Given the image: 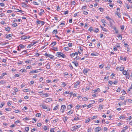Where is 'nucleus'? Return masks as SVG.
<instances>
[{"instance_id": "f257e3e1", "label": "nucleus", "mask_w": 132, "mask_h": 132, "mask_svg": "<svg viewBox=\"0 0 132 132\" xmlns=\"http://www.w3.org/2000/svg\"><path fill=\"white\" fill-rule=\"evenodd\" d=\"M55 55L58 57H62L63 58H65L66 57L65 55L61 52L56 53Z\"/></svg>"}, {"instance_id": "f03ea898", "label": "nucleus", "mask_w": 132, "mask_h": 132, "mask_svg": "<svg viewBox=\"0 0 132 132\" xmlns=\"http://www.w3.org/2000/svg\"><path fill=\"white\" fill-rule=\"evenodd\" d=\"M81 127L80 125L75 126L73 127H71V130L72 131H76V129L79 128Z\"/></svg>"}, {"instance_id": "7ed1b4c3", "label": "nucleus", "mask_w": 132, "mask_h": 132, "mask_svg": "<svg viewBox=\"0 0 132 132\" xmlns=\"http://www.w3.org/2000/svg\"><path fill=\"white\" fill-rule=\"evenodd\" d=\"M40 106L42 107L43 109L46 110L47 111H50V108H48L44 104H43Z\"/></svg>"}, {"instance_id": "20e7f679", "label": "nucleus", "mask_w": 132, "mask_h": 132, "mask_svg": "<svg viewBox=\"0 0 132 132\" xmlns=\"http://www.w3.org/2000/svg\"><path fill=\"white\" fill-rule=\"evenodd\" d=\"M117 11L116 12L115 14L117 15L119 18H120L121 15L120 14V10L119 9L117 8Z\"/></svg>"}, {"instance_id": "39448f33", "label": "nucleus", "mask_w": 132, "mask_h": 132, "mask_svg": "<svg viewBox=\"0 0 132 132\" xmlns=\"http://www.w3.org/2000/svg\"><path fill=\"white\" fill-rule=\"evenodd\" d=\"M66 109V106L64 105H62L61 107V112L62 113H63L64 111Z\"/></svg>"}, {"instance_id": "423d86ee", "label": "nucleus", "mask_w": 132, "mask_h": 132, "mask_svg": "<svg viewBox=\"0 0 132 132\" xmlns=\"http://www.w3.org/2000/svg\"><path fill=\"white\" fill-rule=\"evenodd\" d=\"M80 82L79 81H78L76 82L75 84H74V87L75 88H76L77 87V86L79 85L80 84Z\"/></svg>"}, {"instance_id": "0eeeda50", "label": "nucleus", "mask_w": 132, "mask_h": 132, "mask_svg": "<svg viewBox=\"0 0 132 132\" xmlns=\"http://www.w3.org/2000/svg\"><path fill=\"white\" fill-rule=\"evenodd\" d=\"M101 130V128L99 127H97L95 129V132H98Z\"/></svg>"}, {"instance_id": "6e6552de", "label": "nucleus", "mask_w": 132, "mask_h": 132, "mask_svg": "<svg viewBox=\"0 0 132 132\" xmlns=\"http://www.w3.org/2000/svg\"><path fill=\"white\" fill-rule=\"evenodd\" d=\"M128 128V127L126 126L125 127L123 128V129L121 132H125L126 130Z\"/></svg>"}, {"instance_id": "1a4fd4ad", "label": "nucleus", "mask_w": 132, "mask_h": 132, "mask_svg": "<svg viewBox=\"0 0 132 132\" xmlns=\"http://www.w3.org/2000/svg\"><path fill=\"white\" fill-rule=\"evenodd\" d=\"M92 91L94 93H95L97 92H100V90L99 88H98L96 89L93 90Z\"/></svg>"}, {"instance_id": "9d476101", "label": "nucleus", "mask_w": 132, "mask_h": 132, "mask_svg": "<svg viewBox=\"0 0 132 132\" xmlns=\"http://www.w3.org/2000/svg\"><path fill=\"white\" fill-rule=\"evenodd\" d=\"M52 99L50 98H47L46 99V100L45 101V102H50L51 101H52Z\"/></svg>"}, {"instance_id": "9b49d317", "label": "nucleus", "mask_w": 132, "mask_h": 132, "mask_svg": "<svg viewBox=\"0 0 132 132\" xmlns=\"http://www.w3.org/2000/svg\"><path fill=\"white\" fill-rule=\"evenodd\" d=\"M38 72V71H36V70H32L30 71L29 73V74H30L31 73H36L37 72Z\"/></svg>"}, {"instance_id": "f8f14e48", "label": "nucleus", "mask_w": 132, "mask_h": 132, "mask_svg": "<svg viewBox=\"0 0 132 132\" xmlns=\"http://www.w3.org/2000/svg\"><path fill=\"white\" fill-rule=\"evenodd\" d=\"M126 77L127 79H129L130 77V74L128 72L127 74H126Z\"/></svg>"}, {"instance_id": "ddd939ff", "label": "nucleus", "mask_w": 132, "mask_h": 132, "mask_svg": "<svg viewBox=\"0 0 132 132\" xmlns=\"http://www.w3.org/2000/svg\"><path fill=\"white\" fill-rule=\"evenodd\" d=\"M101 27L103 31L105 32H107L108 31V30L104 28L102 26Z\"/></svg>"}, {"instance_id": "4468645a", "label": "nucleus", "mask_w": 132, "mask_h": 132, "mask_svg": "<svg viewBox=\"0 0 132 132\" xmlns=\"http://www.w3.org/2000/svg\"><path fill=\"white\" fill-rule=\"evenodd\" d=\"M19 46L20 48V49L23 48L25 47L24 45H23L22 44H20Z\"/></svg>"}, {"instance_id": "2eb2a0df", "label": "nucleus", "mask_w": 132, "mask_h": 132, "mask_svg": "<svg viewBox=\"0 0 132 132\" xmlns=\"http://www.w3.org/2000/svg\"><path fill=\"white\" fill-rule=\"evenodd\" d=\"M21 39H22L23 40H24L25 39H27V38L26 36L24 35H23L21 37Z\"/></svg>"}, {"instance_id": "dca6fc26", "label": "nucleus", "mask_w": 132, "mask_h": 132, "mask_svg": "<svg viewBox=\"0 0 132 132\" xmlns=\"http://www.w3.org/2000/svg\"><path fill=\"white\" fill-rule=\"evenodd\" d=\"M72 107V105H70L67 106V108L68 109H70Z\"/></svg>"}, {"instance_id": "f3484780", "label": "nucleus", "mask_w": 132, "mask_h": 132, "mask_svg": "<svg viewBox=\"0 0 132 132\" xmlns=\"http://www.w3.org/2000/svg\"><path fill=\"white\" fill-rule=\"evenodd\" d=\"M59 106V105H57L56 106L54 107L53 109V110H57L58 109Z\"/></svg>"}, {"instance_id": "a211bd4d", "label": "nucleus", "mask_w": 132, "mask_h": 132, "mask_svg": "<svg viewBox=\"0 0 132 132\" xmlns=\"http://www.w3.org/2000/svg\"><path fill=\"white\" fill-rule=\"evenodd\" d=\"M128 72V70L127 71H126L125 70H124L122 71V73L124 75H126L127 74Z\"/></svg>"}, {"instance_id": "6ab92c4d", "label": "nucleus", "mask_w": 132, "mask_h": 132, "mask_svg": "<svg viewBox=\"0 0 132 132\" xmlns=\"http://www.w3.org/2000/svg\"><path fill=\"white\" fill-rule=\"evenodd\" d=\"M98 54V53H96V54H94L93 53H92L91 54V55L92 56H97Z\"/></svg>"}, {"instance_id": "aec40b11", "label": "nucleus", "mask_w": 132, "mask_h": 132, "mask_svg": "<svg viewBox=\"0 0 132 132\" xmlns=\"http://www.w3.org/2000/svg\"><path fill=\"white\" fill-rule=\"evenodd\" d=\"M52 49L55 51H58V50L57 47H52Z\"/></svg>"}, {"instance_id": "412c9836", "label": "nucleus", "mask_w": 132, "mask_h": 132, "mask_svg": "<svg viewBox=\"0 0 132 132\" xmlns=\"http://www.w3.org/2000/svg\"><path fill=\"white\" fill-rule=\"evenodd\" d=\"M47 57H48L52 59L54 57V56L52 55L48 54V56Z\"/></svg>"}, {"instance_id": "4be33fe9", "label": "nucleus", "mask_w": 132, "mask_h": 132, "mask_svg": "<svg viewBox=\"0 0 132 132\" xmlns=\"http://www.w3.org/2000/svg\"><path fill=\"white\" fill-rule=\"evenodd\" d=\"M88 71L86 69H84L83 70V72L84 74L86 75Z\"/></svg>"}, {"instance_id": "5701e85b", "label": "nucleus", "mask_w": 132, "mask_h": 132, "mask_svg": "<svg viewBox=\"0 0 132 132\" xmlns=\"http://www.w3.org/2000/svg\"><path fill=\"white\" fill-rule=\"evenodd\" d=\"M27 50H25L22 51L21 52V53L23 55L24 54L27 53Z\"/></svg>"}, {"instance_id": "b1692460", "label": "nucleus", "mask_w": 132, "mask_h": 132, "mask_svg": "<svg viewBox=\"0 0 132 132\" xmlns=\"http://www.w3.org/2000/svg\"><path fill=\"white\" fill-rule=\"evenodd\" d=\"M46 68L48 69H49L50 68V65L48 64V63L46 65Z\"/></svg>"}, {"instance_id": "393cba45", "label": "nucleus", "mask_w": 132, "mask_h": 132, "mask_svg": "<svg viewBox=\"0 0 132 132\" xmlns=\"http://www.w3.org/2000/svg\"><path fill=\"white\" fill-rule=\"evenodd\" d=\"M103 109V106L102 105H99L98 108V111L101 110Z\"/></svg>"}, {"instance_id": "a878e982", "label": "nucleus", "mask_w": 132, "mask_h": 132, "mask_svg": "<svg viewBox=\"0 0 132 132\" xmlns=\"http://www.w3.org/2000/svg\"><path fill=\"white\" fill-rule=\"evenodd\" d=\"M124 67H120V68L119 70L120 71H123L124 70Z\"/></svg>"}, {"instance_id": "bb28decb", "label": "nucleus", "mask_w": 132, "mask_h": 132, "mask_svg": "<svg viewBox=\"0 0 132 132\" xmlns=\"http://www.w3.org/2000/svg\"><path fill=\"white\" fill-rule=\"evenodd\" d=\"M22 6L24 7H28V5L24 3H22Z\"/></svg>"}, {"instance_id": "cd10ccee", "label": "nucleus", "mask_w": 132, "mask_h": 132, "mask_svg": "<svg viewBox=\"0 0 132 132\" xmlns=\"http://www.w3.org/2000/svg\"><path fill=\"white\" fill-rule=\"evenodd\" d=\"M126 102H129V103H132V100L130 99H127L126 100Z\"/></svg>"}, {"instance_id": "c85d7f7f", "label": "nucleus", "mask_w": 132, "mask_h": 132, "mask_svg": "<svg viewBox=\"0 0 132 132\" xmlns=\"http://www.w3.org/2000/svg\"><path fill=\"white\" fill-rule=\"evenodd\" d=\"M118 37L119 40H121L122 38V36L120 35H119Z\"/></svg>"}, {"instance_id": "c756f323", "label": "nucleus", "mask_w": 132, "mask_h": 132, "mask_svg": "<svg viewBox=\"0 0 132 132\" xmlns=\"http://www.w3.org/2000/svg\"><path fill=\"white\" fill-rule=\"evenodd\" d=\"M72 63H73L76 67H77L78 65V63L75 62H73Z\"/></svg>"}, {"instance_id": "7c9ffc66", "label": "nucleus", "mask_w": 132, "mask_h": 132, "mask_svg": "<svg viewBox=\"0 0 132 132\" xmlns=\"http://www.w3.org/2000/svg\"><path fill=\"white\" fill-rule=\"evenodd\" d=\"M18 11H17L18 12H21V13L22 14H24V11H22L21 10H20L19 9L18 10Z\"/></svg>"}, {"instance_id": "2f4dec72", "label": "nucleus", "mask_w": 132, "mask_h": 132, "mask_svg": "<svg viewBox=\"0 0 132 132\" xmlns=\"http://www.w3.org/2000/svg\"><path fill=\"white\" fill-rule=\"evenodd\" d=\"M57 30H54L53 31V34H56L57 33Z\"/></svg>"}, {"instance_id": "473e14b6", "label": "nucleus", "mask_w": 132, "mask_h": 132, "mask_svg": "<svg viewBox=\"0 0 132 132\" xmlns=\"http://www.w3.org/2000/svg\"><path fill=\"white\" fill-rule=\"evenodd\" d=\"M11 36L12 35L11 34H9L7 35L6 38L8 39L10 38V37H11Z\"/></svg>"}, {"instance_id": "72a5a7b5", "label": "nucleus", "mask_w": 132, "mask_h": 132, "mask_svg": "<svg viewBox=\"0 0 132 132\" xmlns=\"http://www.w3.org/2000/svg\"><path fill=\"white\" fill-rule=\"evenodd\" d=\"M73 111H69L68 112V113H67V114L68 115H70V114H72V113H73Z\"/></svg>"}, {"instance_id": "f704fd0d", "label": "nucleus", "mask_w": 132, "mask_h": 132, "mask_svg": "<svg viewBox=\"0 0 132 132\" xmlns=\"http://www.w3.org/2000/svg\"><path fill=\"white\" fill-rule=\"evenodd\" d=\"M69 49V48L68 47H64L63 48L64 50L65 51H68Z\"/></svg>"}, {"instance_id": "c9c22d12", "label": "nucleus", "mask_w": 132, "mask_h": 132, "mask_svg": "<svg viewBox=\"0 0 132 132\" xmlns=\"http://www.w3.org/2000/svg\"><path fill=\"white\" fill-rule=\"evenodd\" d=\"M41 114L39 113H37L36 115V117H39L41 116Z\"/></svg>"}, {"instance_id": "e433bc0d", "label": "nucleus", "mask_w": 132, "mask_h": 132, "mask_svg": "<svg viewBox=\"0 0 132 132\" xmlns=\"http://www.w3.org/2000/svg\"><path fill=\"white\" fill-rule=\"evenodd\" d=\"M36 120H37L35 118H33L32 119V122L33 123H35L36 122Z\"/></svg>"}, {"instance_id": "4c0bfd02", "label": "nucleus", "mask_w": 132, "mask_h": 132, "mask_svg": "<svg viewBox=\"0 0 132 132\" xmlns=\"http://www.w3.org/2000/svg\"><path fill=\"white\" fill-rule=\"evenodd\" d=\"M29 127H27L25 128V130L27 132H28L29 130Z\"/></svg>"}, {"instance_id": "58836bf2", "label": "nucleus", "mask_w": 132, "mask_h": 132, "mask_svg": "<svg viewBox=\"0 0 132 132\" xmlns=\"http://www.w3.org/2000/svg\"><path fill=\"white\" fill-rule=\"evenodd\" d=\"M10 28L9 27H7L5 28V30L7 31H9L10 30Z\"/></svg>"}, {"instance_id": "ea45409f", "label": "nucleus", "mask_w": 132, "mask_h": 132, "mask_svg": "<svg viewBox=\"0 0 132 132\" xmlns=\"http://www.w3.org/2000/svg\"><path fill=\"white\" fill-rule=\"evenodd\" d=\"M20 71H21L23 73V72H25L26 71V70L23 69H22L20 70Z\"/></svg>"}, {"instance_id": "a19ab883", "label": "nucleus", "mask_w": 132, "mask_h": 132, "mask_svg": "<svg viewBox=\"0 0 132 132\" xmlns=\"http://www.w3.org/2000/svg\"><path fill=\"white\" fill-rule=\"evenodd\" d=\"M32 3L35 5H38L39 4L38 3L35 1H33L32 2Z\"/></svg>"}, {"instance_id": "79ce46f5", "label": "nucleus", "mask_w": 132, "mask_h": 132, "mask_svg": "<svg viewBox=\"0 0 132 132\" xmlns=\"http://www.w3.org/2000/svg\"><path fill=\"white\" fill-rule=\"evenodd\" d=\"M101 21L103 24L106 23V22L105 21V20L104 19L102 20H101Z\"/></svg>"}, {"instance_id": "37998d69", "label": "nucleus", "mask_w": 132, "mask_h": 132, "mask_svg": "<svg viewBox=\"0 0 132 132\" xmlns=\"http://www.w3.org/2000/svg\"><path fill=\"white\" fill-rule=\"evenodd\" d=\"M12 26L13 27H16L17 26V23H13L12 24Z\"/></svg>"}, {"instance_id": "c03bdc74", "label": "nucleus", "mask_w": 132, "mask_h": 132, "mask_svg": "<svg viewBox=\"0 0 132 132\" xmlns=\"http://www.w3.org/2000/svg\"><path fill=\"white\" fill-rule=\"evenodd\" d=\"M5 110L7 111H10L11 109L10 108H6L5 109Z\"/></svg>"}, {"instance_id": "a18cd8bd", "label": "nucleus", "mask_w": 132, "mask_h": 132, "mask_svg": "<svg viewBox=\"0 0 132 132\" xmlns=\"http://www.w3.org/2000/svg\"><path fill=\"white\" fill-rule=\"evenodd\" d=\"M126 102V101H124V102H122L121 103V105H126V102Z\"/></svg>"}, {"instance_id": "49530a36", "label": "nucleus", "mask_w": 132, "mask_h": 132, "mask_svg": "<svg viewBox=\"0 0 132 132\" xmlns=\"http://www.w3.org/2000/svg\"><path fill=\"white\" fill-rule=\"evenodd\" d=\"M99 31V30L98 28H96V29L94 30V32H96V33H97Z\"/></svg>"}, {"instance_id": "de8ad7c7", "label": "nucleus", "mask_w": 132, "mask_h": 132, "mask_svg": "<svg viewBox=\"0 0 132 132\" xmlns=\"http://www.w3.org/2000/svg\"><path fill=\"white\" fill-rule=\"evenodd\" d=\"M71 4L72 5H74L76 3L74 1H72V2H71Z\"/></svg>"}, {"instance_id": "09e8293b", "label": "nucleus", "mask_w": 132, "mask_h": 132, "mask_svg": "<svg viewBox=\"0 0 132 132\" xmlns=\"http://www.w3.org/2000/svg\"><path fill=\"white\" fill-rule=\"evenodd\" d=\"M98 9L101 12H102L104 10V9L102 7H100Z\"/></svg>"}, {"instance_id": "8fccbe9b", "label": "nucleus", "mask_w": 132, "mask_h": 132, "mask_svg": "<svg viewBox=\"0 0 132 132\" xmlns=\"http://www.w3.org/2000/svg\"><path fill=\"white\" fill-rule=\"evenodd\" d=\"M106 18L108 20V21H110L111 20V19L108 16H107L106 17Z\"/></svg>"}, {"instance_id": "3c124183", "label": "nucleus", "mask_w": 132, "mask_h": 132, "mask_svg": "<svg viewBox=\"0 0 132 132\" xmlns=\"http://www.w3.org/2000/svg\"><path fill=\"white\" fill-rule=\"evenodd\" d=\"M29 91V89H24L23 90V92H27Z\"/></svg>"}, {"instance_id": "603ef678", "label": "nucleus", "mask_w": 132, "mask_h": 132, "mask_svg": "<svg viewBox=\"0 0 132 132\" xmlns=\"http://www.w3.org/2000/svg\"><path fill=\"white\" fill-rule=\"evenodd\" d=\"M67 118H68L67 117H65L63 119V121L64 122H66L67 121Z\"/></svg>"}, {"instance_id": "864d4df0", "label": "nucleus", "mask_w": 132, "mask_h": 132, "mask_svg": "<svg viewBox=\"0 0 132 132\" xmlns=\"http://www.w3.org/2000/svg\"><path fill=\"white\" fill-rule=\"evenodd\" d=\"M103 65L102 64L100 65H99V68L101 69L103 68Z\"/></svg>"}, {"instance_id": "5fc2aeb1", "label": "nucleus", "mask_w": 132, "mask_h": 132, "mask_svg": "<svg viewBox=\"0 0 132 132\" xmlns=\"http://www.w3.org/2000/svg\"><path fill=\"white\" fill-rule=\"evenodd\" d=\"M4 103H2L1 104V105L0 106V107L1 108H2L3 106L4 105Z\"/></svg>"}, {"instance_id": "6e6d98bb", "label": "nucleus", "mask_w": 132, "mask_h": 132, "mask_svg": "<svg viewBox=\"0 0 132 132\" xmlns=\"http://www.w3.org/2000/svg\"><path fill=\"white\" fill-rule=\"evenodd\" d=\"M83 13L85 15H86L88 14V12H87V11H84L83 12Z\"/></svg>"}, {"instance_id": "4d7b16f0", "label": "nucleus", "mask_w": 132, "mask_h": 132, "mask_svg": "<svg viewBox=\"0 0 132 132\" xmlns=\"http://www.w3.org/2000/svg\"><path fill=\"white\" fill-rule=\"evenodd\" d=\"M36 42H34L32 43L31 44V46H33L36 43Z\"/></svg>"}, {"instance_id": "13d9d810", "label": "nucleus", "mask_w": 132, "mask_h": 132, "mask_svg": "<svg viewBox=\"0 0 132 132\" xmlns=\"http://www.w3.org/2000/svg\"><path fill=\"white\" fill-rule=\"evenodd\" d=\"M56 44V42H53L51 43V44L53 45V46L55 45Z\"/></svg>"}, {"instance_id": "bf43d9fd", "label": "nucleus", "mask_w": 132, "mask_h": 132, "mask_svg": "<svg viewBox=\"0 0 132 132\" xmlns=\"http://www.w3.org/2000/svg\"><path fill=\"white\" fill-rule=\"evenodd\" d=\"M93 30V29L92 27H90L88 29L89 31L91 32Z\"/></svg>"}, {"instance_id": "052dcab7", "label": "nucleus", "mask_w": 132, "mask_h": 132, "mask_svg": "<svg viewBox=\"0 0 132 132\" xmlns=\"http://www.w3.org/2000/svg\"><path fill=\"white\" fill-rule=\"evenodd\" d=\"M120 99L121 100H123L124 99V98L123 96H122L120 97Z\"/></svg>"}, {"instance_id": "680f3d73", "label": "nucleus", "mask_w": 132, "mask_h": 132, "mask_svg": "<svg viewBox=\"0 0 132 132\" xmlns=\"http://www.w3.org/2000/svg\"><path fill=\"white\" fill-rule=\"evenodd\" d=\"M82 99L84 101H86L88 100V99L86 97L83 98Z\"/></svg>"}, {"instance_id": "e2e57ef3", "label": "nucleus", "mask_w": 132, "mask_h": 132, "mask_svg": "<svg viewBox=\"0 0 132 132\" xmlns=\"http://www.w3.org/2000/svg\"><path fill=\"white\" fill-rule=\"evenodd\" d=\"M41 125L42 124L41 123H39L37 124V126L38 127H40Z\"/></svg>"}, {"instance_id": "0e129e2a", "label": "nucleus", "mask_w": 132, "mask_h": 132, "mask_svg": "<svg viewBox=\"0 0 132 132\" xmlns=\"http://www.w3.org/2000/svg\"><path fill=\"white\" fill-rule=\"evenodd\" d=\"M43 129L45 130H47V128L46 126H45L44 127Z\"/></svg>"}, {"instance_id": "69168bd1", "label": "nucleus", "mask_w": 132, "mask_h": 132, "mask_svg": "<svg viewBox=\"0 0 132 132\" xmlns=\"http://www.w3.org/2000/svg\"><path fill=\"white\" fill-rule=\"evenodd\" d=\"M57 10L58 11L60 10V8L59 6H58L57 7Z\"/></svg>"}, {"instance_id": "338daca9", "label": "nucleus", "mask_w": 132, "mask_h": 132, "mask_svg": "<svg viewBox=\"0 0 132 132\" xmlns=\"http://www.w3.org/2000/svg\"><path fill=\"white\" fill-rule=\"evenodd\" d=\"M120 91V89L119 88H118V89L117 90V92H119Z\"/></svg>"}, {"instance_id": "774afa93", "label": "nucleus", "mask_w": 132, "mask_h": 132, "mask_svg": "<svg viewBox=\"0 0 132 132\" xmlns=\"http://www.w3.org/2000/svg\"><path fill=\"white\" fill-rule=\"evenodd\" d=\"M91 128H89L87 130L88 132H90L91 131Z\"/></svg>"}]
</instances>
